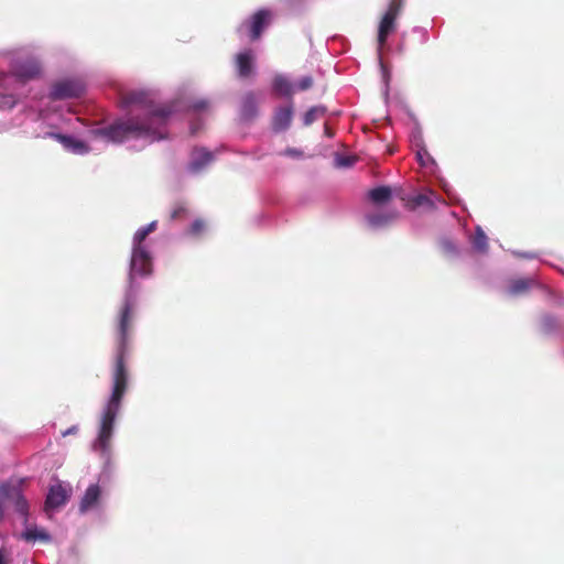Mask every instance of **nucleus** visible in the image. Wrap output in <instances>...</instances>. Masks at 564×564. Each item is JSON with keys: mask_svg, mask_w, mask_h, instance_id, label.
<instances>
[{"mask_svg": "<svg viewBox=\"0 0 564 564\" xmlns=\"http://www.w3.org/2000/svg\"><path fill=\"white\" fill-rule=\"evenodd\" d=\"M137 301L132 291H128L117 316L116 358L112 371V391L104 410L98 437L94 444L96 451L108 454L116 416L120 410L122 398L128 389V369L126 355L132 332V321Z\"/></svg>", "mask_w": 564, "mask_h": 564, "instance_id": "f257e3e1", "label": "nucleus"}, {"mask_svg": "<svg viewBox=\"0 0 564 564\" xmlns=\"http://www.w3.org/2000/svg\"><path fill=\"white\" fill-rule=\"evenodd\" d=\"M121 102L124 107L139 106L144 116L118 120L108 127L97 129L96 135L115 143H121L130 138H149L152 141L165 138L161 128L172 113L170 106L155 107L151 96L144 91L127 93L122 96Z\"/></svg>", "mask_w": 564, "mask_h": 564, "instance_id": "f03ea898", "label": "nucleus"}, {"mask_svg": "<svg viewBox=\"0 0 564 564\" xmlns=\"http://www.w3.org/2000/svg\"><path fill=\"white\" fill-rule=\"evenodd\" d=\"M85 91V85L80 79H64L53 84L50 98L52 100H63L77 98Z\"/></svg>", "mask_w": 564, "mask_h": 564, "instance_id": "7ed1b4c3", "label": "nucleus"}, {"mask_svg": "<svg viewBox=\"0 0 564 564\" xmlns=\"http://www.w3.org/2000/svg\"><path fill=\"white\" fill-rule=\"evenodd\" d=\"M151 272L152 259L150 253L145 250L144 247H132L129 274L130 281H132L134 274L147 276L150 275Z\"/></svg>", "mask_w": 564, "mask_h": 564, "instance_id": "20e7f679", "label": "nucleus"}, {"mask_svg": "<svg viewBox=\"0 0 564 564\" xmlns=\"http://www.w3.org/2000/svg\"><path fill=\"white\" fill-rule=\"evenodd\" d=\"M69 497L70 489L63 484L58 482L51 486L44 503L45 512L64 506L68 501Z\"/></svg>", "mask_w": 564, "mask_h": 564, "instance_id": "39448f33", "label": "nucleus"}, {"mask_svg": "<svg viewBox=\"0 0 564 564\" xmlns=\"http://www.w3.org/2000/svg\"><path fill=\"white\" fill-rule=\"evenodd\" d=\"M271 12L267 9H261L257 11L250 20L245 22V26L249 30V35L251 41L258 40L264 28L270 24L271 21Z\"/></svg>", "mask_w": 564, "mask_h": 564, "instance_id": "423d86ee", "label": "nucleus"}, {"mask_svg": "<svg viewBox=\"0 0 564 564\" xmlns=\"http://www.w3.org/2000/svg\"><path fill=\"white\" fill-rule=\"evenodd\" d=\"M293 119V105L279 107L272 117L271 126L275 132L285 131L290 128Z\"/></svg>", "mask_w": 564, "mask_h": 564, "instance_id": "0eeeda50", "label": "nucleus"}, {"mask_svg": "<svg viewBox=\"0 0 564 564\" xmlns=\"http://www.w3.org/2000/svg\"><path fill=\"white\" fill-rule=\"evenodd\" d=\"M253 62L254 55L251 50L238 53L235 58L238 76L241 78L251 76L253 72Z\"/></svg>", "mask_w": 564, "mask_h": 564, "instance_id": "6e6552de", "label": "nucleus"}, {"mask_svg": "<svg viewBox=\"0 0 564 564\" xmlns=\"http://www.w3.org/2000/svg\"><path fill=\"white\" fill-rule=\"evenodd\" d=\"M214 160V155L210 151L199 148L194 149L192 152V160L189 162V170L194 173L202 171L207 164Z\"/></svg>", "mask_w": 564, "mask_h": 564, "instance_id": "1a4fd4ad", "label": "nucleus"}, {"mask_svg": "<svg viewBox=\"0 0 564 564\" xmlns=\"http://www.w3.org/2000/svg\"><path fill=\"white\" fill-rule=\"evenodd\" d=\"M100 496H101L100 487L97 484L90 485L86 489V491L80 500V503H79L80 513H85L88 510L96 507L99 501Z\"/></svg>", "mask_w": 564, "mask_h": 564, "instance_id": "9d476101", "label": "nucleus"}, {"mask_svg": "<svg viewBox=\"0 0 564 564\" xmlns=\"http://www.w3.org/2000/svg\"><path fill=\"white\" fill-rule=\"evenodd\" d=\"M258 113V102L254 93H247L241 100L240 116L249 121L256 118Z\"/></svg>", "mask_w": 564, "mask_h": 564, "instance_id": "9b49d317", "label": "nucleus"}, {"mask_svg": "<svg viewBox=\"0 0 564 564\" xmlns=\"http://www.w3.org/2000/svg\"><path fill=\"white\" fill-rule=\"evenodd\" d=\"M10 501L13 502L15 511L20 513L22 517H24V520L26 521V517L29 513V503L18 485L11 484Z\"/></svg>", "mask_w": 564, "mask_h": 564, "instance_id": "f8f14e48", "label": "nucleus"}, {"mask_svg": "<svg viewBox=\"0 0 564 564\" xmlns=\"http://www.w3.org/2000/svg\"><path fill=\"white\" fill-rule=\"evenodd\" d=\"M10 80V76L0 74V108H12L17 102L15 97L9 93Z\"/></svg>", "mask_w": 564, "mask_h": 564, "instance_id": "ddd939ff", "label": "nucleus"}, {"mask_svg": "<svg viewBox=\"0 0 564 564\" xmlns=\"http://www.w3.org/2000/svg\"><path fill=\"white\" fill-rule=\"evenodd\" d=\"M272 89L275 94L290 98L294 94L293 84L283 75L274 76L272 80Z\"/></svg>", "mask_w": 564, "mask_h": 564, "instance_id": "4468645a", "label": "nucleus"}, {"mask_svg": "<svg viewBox=\"0 0 564 564\" xmlns=\"http://www.w3.org/2000/svg\"><path fill=\"white\" fill-rule=\"evenodd\" d=\"M538 283L533 278L514 279L509 284V293L512 295H520L527 293Z\"/></svg>", "mask_w": 564, "mask_h": 564, "instance_id": "2eb2a0df", "label": "nucleus"}, {"mask_svg": "<svg viewBox=\"0 0 564 564\" xmlns=\"http://www.w3.org/2000/svg\"><path fill=\"white\" fill-rule=\"evenodd\" d=\"M40 65L34 61H26L15 68V75L23 79H31L40 74Z\"/></svg>", "mask_w": 564, "mask_h": 564, "instance_id": "dca6fc26", "label": "nucleus"}, {"mask_svg": "<svg viewBox=\"0 0 564 564\" xmlns=\"http://www.w3.org/2000/svg\"><path fill=\"white\" fill-rule=\"evenodd\" d=\"M394 22L395 19L394 17H392V13L383 15L378 31V42L380 45H383L386 43L388 35L394 28Z\"/></svg>", "mask_w": 564, "mask_h": 564, "instance_id": "f3484780", "label": "nucleus"}, {"mask_svg": "<svg viewBox=\"0 0 564 564\" xmlns=\"http://www.w3.org/2000/svg\"><path fill=\"white\" fill-rule=\"evenodd\" d=\"M52 137L61 142L66 149L73 150L75 152H83L86 150V145L84 142L73 139L72 137L64 135L61 133H53Z\"/></svg>", "mask_w": 564, "mask_h": 564, "instance_id": "a211bd4d", "label": "nucleus"}, {"mask_svg": "<svg viewBox=\"0 0 564 564\" xmlns=\"http://www.w3.org/2000/svg\"><path fill=\"white\" fill-rule=\"evenodd\" d=\"M370 200L375 204H383L390 200L392 193L389 186H379L372 188L368 194Z\"/></svg>", "mask_w": 564, "mask_h": 564, "instance_id": "6ab92c4d", "label": "nucleus"}, {"mask_svg": "<svg viewBox=\"0 0 564 564\" xmlns=\"http://www.w3.org/2000/svg\"><path fill=\"white\" fill-rule=\"evenodd\" d=\"M22 538L28 542H35V541H42V542H50L51 536L45 530H40L37 528L28 529L22 533Z\"/></svg>", "mask_w": 564, "mask_h": 564, "instance_id": "aec40b11", "label": "nucleus"}, {"mask_svg": "<svg viewBox=\"0 0 564 564\" xmlns=\"http://www.w3.org/2000/svg\"><path fill=\"white\" fill-rule=\"evenodd\" d=\"M158 223L154 220L147 225L145 227L140 228L133 237V247H143L142 243L145 238L156 229Z\"/></svg>", "mask_w": 564, "mask_h": 564, "instance_id": "412c9836", "label": "nucleus"}, {"mask_svg": "<svg viewBox=\"0 0 564 564\" xmlns=\"http://www.w3.org/2000/svg\"><path fill=\"white\" fill-rule=\"evenodd\" d=\"M471 242L474 249H476L478 252L484 253L488 250V238L480 227H477Z\"/></svg>", "mask_w": 564, "mask_h": 564, "instance_id": "4be33fe9", "label": "nucleus"}, {"mask_svg": "<svg viewBox=\"0 0 564 564\" xmlns=\"http://www.w3.org/2000/svg\"><path fill=\"white\" fill-rule=\"evenodd\" d=\"M325 112L326 108L324 106H314L310 108L303 116L304 126H311L319 117H323Z\"/></svg>", "mask_w": 564, "mask_h": 564, "instance_id": "5701e85b", "label": "nucleus"}, {"mask_svg": "<svg viewBox=\"0 0 564 564\" xmlns=\"http://www.w3.org/2000/svg\"><path fill=\"white\" fill-rule=\"evenodd\" d=\"M11 496V484L3 482L0 485V523L4 519L6 514V502L10 501Z\"/></svg>", "mask_w": 564, "mask_h": 564, "instance_id": "b1692460", "label": "nucleus"}, {"mask_svg": "<svg viewBox=\"0 0 564 564\" xmlns=\"http://www.w3.org/2000/svg\"><path fill=\"white\" fill-rule=\"evenodd\" d=\"M433 198H435L440 203H445V200L443 198H441L440 196H437L433 193L430 195L419 194L413 198V203L415 206H429V207L434 208L435 200Z\"/></svg>", "mask_w": 564, "mask_h": 564, "instance_id": "393cba45", "label": "nucleus"}, {"mask_svg": "<svg viewBox=\"0 0 564 564\" xmlns=\"http://www.w3.org/2000/svg\"><path fill=\"white\" fill-rule=\"evenodd\" d=\"M187 215V208L183 203H176L170 214L172 220L184 219Z\"/></svg>", "mask_w": 564, "mask_h": 564, "instance_id": "a878e982", "label": "nucleus"}, {"mask_svg": "<svg viewBox=\"0 0 564 564\" xmlns=\"http://www.w3.org/2000/svg\"><path fill=\"white\" fill-rule=\"evenodd\" d=\"M392 217L383 214H376L368 216V223L373 227L386 225Z\"/></svg>", "mask_w": 564, "mask_h": 564, "instance_id": "bb28decb", "label": "nucleus"}, {"mask_svg": "<svg viewBox=\"0 0 564 564\" xmlns=\"http://www.w3.org/2000/svg\"><path fill=\"white\" fill-rule=\"evenodd\" d=\"M205 230V223L202 219H196L191 225L188 232L192 236H199Z\"/></svg>", "mask_w": 564, "mask_h": 564, "instance_id": "cd10ccee", "label": "nucleus"}, {"mask_svg": "<svg viewBox=\"0 0 564 564\" xmlns=\"http://www.w3.org/2000/svg\"><path fill=\"white\" fill-rule=\"evenodd\" d=\"M401 7H402V0H391L386 14L392 13V17H394V19H397Z\"/></svg>", "mask_w": 564, "mask_h": 564, "instance_id": "c85d7f7f", "label": "nucleus"}, {"mask_svg": "<svg viewBox=\"0 0 564 564\" xmlns=\"http://www.w3.org/2000/svg\"><path fill=\"white\" fill-rule=\"evenodd\" d=\"M313 83L314 80L311 76H305L299 82L297 87L300 90H307L313 86Z\"/></svg>", "mask_w": 564, "mask_h": 564, "instance_id": "c756f323", "label": "nucleus"}, {"mask_svg": "<svg viewBox=\"0 0 564 564\" xmlns=\"http://www.w3.org/2000/svg\"><path fill=\"white\" fill-rule=\"evenodd\" d=\"M191 108L195 111H202L208 108V101L207 100H197L192 104Z\"/></svg>", "mask_w": 564, "mask_h": 564, "instance_id": "7c9ffc66", "label": "nucleus"}, {"mask_svg": "<svg viewBox=\"0 0 564 564\" xmlns=\"http://www.w3.org/2000/svg\"><path fill=\"white\" fill-rule=\"evenodd\" d=\"M78 431V427L76 425H73L70 426L69 429H67L66 431H64L62 433L63 436H67V435H70V434H76Z\"/></svg>", "mask_w": 564, "mask_h": 564, "instance_id": "2f4dec72", "label": "nucleus"}, {"mask_svg": "<svg viewBox=\"0 0 564 564\" xmlns=\"http://www.w3.org/2000/svg\"><path fill=\"white\" fill-rule=\"evenodd\" d=\"M354 162H355V159H352V158H343L340 160V165L350 166Z\"/></svg>", "mask_w": 564, "mask_h": 564, "instance_id": "473e14b6", "label": "nucleus"}, {"mask_svg": "<svg viewBox=\"0 0 564 564\" xmlns=\"http://www.w3.org/2000/svg\"><path fill=\"white\" fill-rule=\"evenodd\" d=\"M286 153L290 154V155L299 154V152L296 150H294V149H288Z\"/></svg>", "mask_w": 564, "mask_h": 564, "instance_id": "72a5a7b5", "label": "nucleus"}, {"mask_svg": "<svg viewBox=\"0 0 564 564\" xmlns=\"http://www.w3.org/2000/svg\"><path fill=\"white\" fill-rule=\"evenodd\" d=\"M0 564H6L4 563V557H3V554L0 552Z\"/></svg>", "mask_w": 564, "mask_h": 564, "instance_id": "f704fd0d", "label": "nucleus"}]
</instances>
